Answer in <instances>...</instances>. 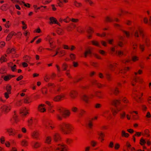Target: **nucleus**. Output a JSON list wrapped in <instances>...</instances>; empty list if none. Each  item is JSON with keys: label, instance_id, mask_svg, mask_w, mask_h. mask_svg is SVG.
<instances>
[{"label": "nucleus", "instance_id": "nucleus-1", "mask_svg": "<svg viewBox=\"0 0 151 151\" xmlns=\"http://www.w3.org/2000/svg\"><path fill=\"white\" fill-rule=\"evenodd\" d=\"M60 132L63 134H70L73 131L74 128L70 124L63 122L59 126Z\"/></svg>", "mask_w": 151, "mask_h": 151}, {"label": "nucleus", "instance_id": "nucleus-2", "mask_svg": "<svg viewBox=\"0 0 151 151\" xmlns=\"http://www.w3.org/2000/svg\"><path fill=\"white\" fill-rule=\"evenodd\" d=\"M55 151H68V148L67 146L65 144H59L55 148Z\"/></svg>", "mask_w": 151, "mask_h": 151}, {"label": "nucleus", "instance_id": "nucleus-3", "mask_svg": "<svg viewBox=\"0 0 151 151\" xmlns=\"http://www.w3.org/2000/svg\"><path fill=\"white\" fill-rule=\"evenodd\" d=\"M139 35L141 36L142 38H144V32L142 29L141 27H138L134 33V36L136 37H139Z\"/></svg>", "mask_w": 151, "mask_h": 151}, {"label": "nucleus", "instance_id": "nucleus-4", "mask_svg": "<svg viewBox=\"0 0 151 151\" xmlns=\"http://www.w3.org/2000/svg\"><path fill=\"white\" fill-rule=\"evenodd\" d=\"M142 82L143 80L140 77L135 76L133 77L131 82V84L132 86H134L137 83H141Z\"/></svg>", "mask_w": 151, "mask_h": 151}, {"label": "nucleus", "instance_id": "nucleus-5", "mask_svg": "<svg viewBox=\"0 0 151 151\" xmlns=\"http://www.w3.org/2000/svg\"><path fill=\"white\" fill-rule=\"evenodd\" d=\"M11 107L10 105H3L1 108V111L6 114L8 113L11 110Z\"/></svg>", "mask_w": 151, "mask_h": 151}, {"label": "nucleus", "instance_id": "nucleus-6", "mask_svg": "<svg viewBox=\"0 0 151 151\" xmlns=\"http://www.w3.org/2000/svg\"><path fill=\"white\" fill-rule=\"evenodd\" d=\"M53 138V140L55 142H58L61 140V137L60 134L58 132L54 134Z\"/></svg>", "mask_w": 151, "mask_h": 151}, {"label": "nucleus", "instance_id": "nucleus-7", "mask_svg": "<svg viewBox=\"0 0 151 151\" xmlns=\"http://www.w3.org/2000/svg\"><path fill=\"white\" fill-rule=\"evenodd\" d=\"M41 145V143L38 141H33L32 142V146L34 149L39 148Z\"/></svg>", "mask_w": 151, "mask_h": 151}, {"label": "nucleus", "instance_id": "nucleus-8", "mask_svg": "<svg viewBox=\"0 0 151 151\" xmlns=\"http://www.w3.org/2000/svg\"><path fill=\"white\" fill-rule=\"evenodd\" d=\"M133 95L134 99L137 101V102H139L141 101V98L138 96L137 91L134 89L133 91Z\"/></svg>", "mask_w": 151, "mask_h": 151}, {"label": "nucleus", "instance_id": "nucleus-9", "mask_svg": "<svg viewBox=\"0 0 151 151\" xmlns=\"http://www.w3.org/2000/svg\"><path fill=\"white\" fill-rule=\"evenodd\" d=\"M69 95L72 99H75L78 96V93L76 91L72 90L70 92Z\"/></svg>", "mask_w": 151, "mask_h": 151}, {"label": "nucleus", "instance_id": "nucleus-10", "mask_svg": "<svg viewBox=\"0 0 151 151\" xmlns=\"http://www.w3.org/2000/svg\"><path fill=\"white\" fill-rule=\"evenodd\" d=\"M65 95L64 94H62L56 96L53 99V100L55 102H58L60 101L62 99L65 97Z\"/></svg>", "mask_w": 151, "mask_h": 151}, {"label": "nucleus", "instance_id": "nucleus-11", "mask_svg": "<svg viewBox=\"0 0 151 151\" xmlns=\"http://www.w3.org/2000/svg\"><path fill=\"white\" fill-rule=\"evenodd\" d=\"M49 19L50 20L49 23L50 24H57L60 26V23L58 22L57 20L55 18L53 17H51Z\"/></svg>", "mask_w": 151, "mask_h": 151}, {"label": "nucleus", "instance_id": "nucleus-12", "mask_svg": "<svg viewBox=\"0 0 151 151\" xmlns=\"http://www.w3.org/2000/svg\"><path fill=\"white\" fill-rule=\"evenodd\" d=\"M45 106V105L44 104H40L38 106V111L41 112H44L46 111V109L44 107Z\"/></svg>", "mask_w": 151, "mask_h": 151}, {"label": "nucleus", "instance_id": "nucleus-13", "mask_svg": "<svg viewBox=\"0 0 151 151\" xmlns=\"http://www.w3.org/2000/svg\"><path fill=\"white\" fill-rule=\"evenodd\" d=\"M6 132L9 134L10 136H14L16 134L14 129L12 128H10L6 129Z\"/></svg>", "mask_w": 151, "mask_h": 151}, {"label": "nucleus", "instance_id": "nucleus-14", "mask_svg": "<svg viewBox=\"0 0 151 151\" xmlns=\"http://www.w3.org/2000/svg\"><path fill=\"white\" fill-rule=\"evenodd\" d=\"M76 27V25L73 23H71L65 29L68 31L70 32L72 31L73 29Z\"/></svg>", "mask_w": 151, "mask_h": 151}, {"label": "nucleus", "instance_id": "nucleus-15", "mask_svg": "<svg viewBox=\"0 0 151 151\" xmlns=\"http://www.w3.org/2000/svg\"><path fill=\"white\" fill-rule=\"evenodd\" d=\"M17 35V33L14 31H12L10 32L6 38V41H9L13 36H15Z\"/></svg>", "mask_w": 151, "mask_h": 151}, {"label": "nucleus", "instance_id": "nucleus-16", "mask_svg": "<svg viewBox=\"0 0 151 151\" xmlns=\"http://www.w3.org/2000/svg\"><path fill=\"white\" fill-rule=\"evenodd\" d=\"M121 103V100H120L114 99L112 101L111 104L115 107H117Z\"/></svg>", "mask_w": 151, "mask_h": 151}, {"label": "nucleus", "instance_id": "nucleus-17", "mask_svg": "<svg viewBox=\"0 0 151 151\" xmlns=\"http://www.w3.org/2000/svg\"><path fill=\"white\" fill-rule=\"evenodd\" d=\"M70 112L68 110H65L62 114V116L63 118H66L69 116Z\"/></svg>", "mask_w": 151, "mask_h": 151}, {"label": "nucleus", "instance_id": "nucleus-18", "mask_svg": "<svg viewBox=\"0 0 151 151\" xmlns=\"http://www.w3.org/2000/svg\"><path fill=\"white\" fill-rule=\"evenodd\" d=\"M82 99L86 104H88L90 102L89 97L86 95H83L82 96Z\"/></svg>", "mask_w": 151, "mask_h": 151}, {"label": "nucleus", "instance_id": "nucleus-19", "mask_svg": "<svg viewBox=\"0 0 151 151\" xmlns=\"http://www.w3.org/2000/svg\"><path fill=\"white\" fill-rule=\"evenodd\" d=\"M39 134V132L37 131H34L32 134V137L35 139H38Z\"/></svg>", "mask_w": 151, "mask_h": 151}, {"label": "nucleus", "instance_id": "nucleus-20", "mask_svg": "<svg viewBox=\"0 0 151 151\" xmlns=\"http://www.w3.org/2000/svg\"><path fill=\"white\" fill-rule=\"evenodd\" d=\"M15 77V75H8L4 76L3 79L5 81H9L11 78Z\"/></svg>", "mask_w": 151, "mask_h": 151}, {"label": "nucleus", "instance_id": "nucleus-21", "mask_svg": "<svg viewBox=\"0 0 151 151\" xmlns=\"http://www.w3.org/2000/svg\"><path fill=\"white\" fill-rule=\"evenodd\" d=\"M95 95L99 99H102L103 98V93L100 91H98L95 92Z\"/></svg>", "mask_w": 151, "mask_h": 151}, {"label": "nucleus", "instance_id": "nucleus-22", "mask_svg": "<svg viewBox=\"0 0 151 151\" xmlns=\"http://www.w3.org/2000/svg\"><path fill=\"white\" fill-rule=\"evenodd\" d=\"M104 22L106 23H110L113 22V19L109 16H107L105 18Z\"/></svg>", "mask_w": 151, "mask_h": 151}, {"label": "nucleus", "instance_id": "nucleus-23", "mask_svg": "<svg viewBox=\"0 0 151 151\" xmlns=\"http://www.w3.org/2000/svg\"><path fill=\"white\" fill-rule=\"evenodd\" d=\"M94 84L99 88H101L106 86V85L102 84L101 83L96 81L94 83Z\"/></svg>", "mask_w": 151, "mask_h": 151}, {"label": "nucleus", "instance_id": "nucleus-24", "mask_svg": "<svg viewBox=\"0 0 151 151\" xmlns=\"http://www.w3.org/2000/svg\"><path fill=\"white\" fill-rule=\"evenodd\" d=\"M92 52L90 49H88L84 53V57L86 58L88 55H91Z\"/></svg>", "mask_w": 151, "mask_h": 151}, {"label": "nucleus", "instance_id": "nucleus-25", "mask_svg": "<svg viewBox=\"0 0 151 151\" xmlns=\"http://www.w3.org/2000/svg\"><path fill=\"white\" fill-rule=\"evenodd\" d=\"M87 127L89 129H91L93 128V123L92 120H89L86 125Z\"/></svg>", "mask_w": 151, "mask_h": 151}, {"label": "nucleus", "instance_id": "nucleus-26", "mask_svg": "<svg viewBox=\"0 0 151 151\" xmlns=\"http://www.w3.org/2000/svg\"><path fill=\"white\" fill-rule=\"evenodd\" d=\"M57 33L59 35H63L64 33V31L62 29L58 28L56 30Z\"/></svg>", "mask_w": 151, "mask_h": 151}, {"label": "nucleus", "instance_id": "nucleus-27", "mask_svg": "<svg viewBox=\"0 0 151 151\" xmlns=\"http://www.w3.org/2000/svg\"><path fill=\"white\" fill-rule=\"evenodd\" d=\"M116 64H110L108 66L109 69L112 71H114L116 67Z\"/></svg>", "mask_w": 151, "mask_h": 151}, {"label": "nucleus", "instance_id": "nucleus-28", "mask_svg": "<svg viewBox=\"0 0 151 151\" xmlns=\"http://www.w3.org/2000/svg\"><path fill=\"white\" fill-rule=\"evenodd\" d=\"M92 44L94 46L98 47H100V45L99 43L97 41L93 40L91 42Z\"/></svg>", "mask_w": 151, "mask_h": 151}, {"label": "nucleus", "instance_id": "nucleus-29", "mask_svg": "<svg viewBox=\"0 0 151 151\" xmlns=\"http://www.w3.org/2000/svg\"><path fill=\"white\" fill-rule=\"evenodd\" d=\"M121 135L122 137H124L127 138L129 137V134L128 133H126L125 131L124 130H122L121 131Z\"/></svg>", "mask_w": 151, "mask_h": 151}, {"label": "nucleus", "instance_id": "nucleus-30", "mask_svg": "<svg viewBox=\"0 0 151 151\" xmlns=\"http://www.w3.org/2000/svg\"><path fill=\"white\" fill-rule=\"evenodd\" d=\"M6 52L7 54L12 53L13 54H14L16 53L15 49L14 48H12V49L8 48Z\"/></svg>", "mask_w": 151, "mask_h": 151}, {"label": "nucleus", "instance_id": "nucleus-31", "mask_svg": "<svg viewBox=\"0 0 151 151\" xmlns=\"http://www.w3.org/2000/svg\"><path fill=\"white\" fill-rule=\"evenodd\" d=\"M32 102V100L29 97H27L24 100V102L26 104H29Z\"/></svg>", "mask_w": 151, "mask_h": 151}, {"label": "nucleus", "instance_id": "nucleus-32", "mask_svg": "<svg viewBox=\"0 0 151 151\" xmlns=\"http://www.w3.org/2000/svg\"><path fill=\"white\" fill-rule=\"evenodd\" d=\"M6 55H5V56L2 55L0 58V62L1 63H2L4 62H6L7 61V59L6 58Z\"/></svg>", "mask_w": 151, "mask_h": 151}, {"label": "nucleus", "instance_id": "nucleus-33", "mask_svg": "<svg viewBox=\"0 0 151 151\" xmlns=\"http://www.w3.org/2000/svg\"><path fill=\"white\" fill-rule=\"evenodd\" d=\"M106 78L108 81H112V78L111 74L109 73H106Z\"/></svg>", "mask_w": 151, "mask_h": 151}, {"label": "nucleus", "instance_id": "nucleus-34", "mask_svg": "<svg viewBox=\"0 0 151 151\" xmlns=\"http://www.w3.org/2000/svg\"><path fill=\"white\" fill-rule=\"evenodd\" d=\"M52 141V137L50 136H47L46 138L45 141V142L48 144H50Z\"/></svg>", "mask_w": 151, "mask_h": 151}, {"label": "nucleus", "instance_id": "nucleus-35", "mask_svg": "<svg viewBox=\"0 0 151 151\" xmlns=\"http://www.w3.org/2000/svg\"><path fill=\"white\" fill-rule=\"evenodd\" d=\"M6 89L7 91L6 92L11 93L12 88L11 85L9 84H7L6 87Z\"/></svg>", "mask_w": 151, "mask_h": 151}, {"label": "nucleus", "instance_id": "nucleus-36", "mask_svg": "<svg viewBox=\"0 0 151 151\" xmlns=\"http://www.w3.org/2000/svg\"><path fill=\"white\" fill-rule=\"evenodd\" d=\"M121 110H118V109H113L112 110V114L114 116H115L118 113V112H119V111H120Z\"/></svg>", "mask_w": 151, "mask_h": 151}, {"label": "nucleus", "instance_id": "nucleus-37", "mask_svg": "<svg viewBox=\"0 0 151 151\" xmlns=\"http://www.w3.org/2000/svg\"><path fill=\"white\" fill-rule=\"evenodd\" d=\"M87 32L89 34H92L94 32V30L92 28L89 27L87 29Z\"/></svg>", "mask_w": 151, "mask_h": 151}, {"label": "nucleus", "instance_id": "nucleus-38", "mask_svg": "<svg viewBox=\"0 0 151 151\" xmlns=\"http://www.w3.org/2000/svg\"><path fill=\"white\" fill-rule=\"evenodd\" d=\"M119 92L120 91L119 88L117 87H116L113 92L115 96H117L119 94Z\"/></svg>", "mask_w": 151, "mask_h": 151}, {"label": "nucleus", "instance_id": "nucleus-39", "mask_svg": "<svg viewBox=\"0 0 151 151\" xmlns=\"http://www.w3.org/2000/svg\"><path fill=\"white\" fill-rule=\"evenodd\" d=\"M21 145L23 146L26 147L28 145V142L26 140L24 139L22 141Z\"/></svg>", "mask_w": 151, "mask_h": 151}, {"label": "nucleus", "instance_id": "nucleus-40", "mask_svg": "<svg viewBox=\"0 0 151 151\" xmlns=\"http://www.w3.org/2000/svg\"><path fill=\"white\" fill-rule=\"evenodd\" d=\"M62 67L63 69V70H66L67 69L68 66L67 64L65 63H64L62 64Z\"/></svg>", "mask_w": 151, "mask_h": 151}, {"label": "nucleus", "instance_id": "nucleus-41", "mask_svg": "<svg viewBox=\"0 0 151 151\" xmlns=\"http://www.w3.org/2000/svg\"><path fill=\"white\" fill-rule=\"evenodd\" d=\"M73 142L72 139L70 138H67L65 140V142L67 145H70Z\"/></svg>", "mask_w": 151, "mask_h": 151}, {"label": "nucleus", "instance_id": "nucleus-42", "mask_svg": "<svg viewBox=\"0 0 151 151\" xmlns=\"http://www.w3.org/2000/svg\"><path fill=\"white\" fill-rule=\"evenodd\" d=\"M66 54L65 51L64 50H62L59 52V55H60V57H62Z\"/></svg>", "mask_w": 151, "mask_h": 151}, {"label": "nucleus", "instance_id": "nucleus-43", "mask_svg": "<svg viewBox=\"0 0 151 151\" xmlns=\"http://www.w3.org/2000/svg\"><path fill=\"white\" fill-rule=\"evenodd\" d=\"M70 60L72 61H74L76 60V55L73 53H71L70 55Z\"/></svg>", "mask_w": 151, "mask_h": 151}, {"label": "nucleus", "instance_id": "nucleus-44", "mask_svg": "<svg viewBox=\"0 0 151 151\" xmlns=\"http://www.w3.org/2000/svg\"><path fill=\"white\" fill-rule=\"evenodd\" d=\"M85 1L86 3H88L90 5L92 6L94 4V3L91 0H84Z\"/></svg>", "mask_w": 151, "mask_h": 151}, {"label": "nucleus", "instance_id": "nucleus-45", "mask_svg": "<svg viewBox=\"0 0 151 151\" xmlns=\"http://www.w3.org/2000/svg\"><path fill=\"white\" fill-rule=\"evenodd\" d=\"M63 117L62 114H58L56 115V118L58 120L61 121L63 119Z\"/></svg>", "mask_w": 151, "mask_h": 151}, {"label": "nucleus", "instance_id": "nucleus-46", "mask_svg": "<svg viewBox=\"0 0 151 151\" xmlns=\"http://www.w3.org/2000/svg\"><path fill=\"white\" fill-rule=\"evenodd\" d=\"M44 150H46V151H55V148H53L52 147H44Z\"/></svg>", "mask_w": 151, "mask_h": 151}, {"label": "nucleus", "instance_id": "nucleus-47", "mask_svg": "<svg viewBox=\"0 0 151 151\" xmlns=\"http://www.w3.org/2000/svg\"><path fill=\"white\" fill-rule=\"evenodd\" d=\"M74 5L77 7H79L82 6V4L81 3H78L76 1H74Z\"/></svg>", "mask_w": 151, "mask_h": 151}, {"label": "nucleus", "instance_id": "nucleus-48", "mask_svg": "<svg viewBox=\"0 0 151 151\" xmlns=\"http://www.w3.org/2000/svg\"><path fill=\"white\" fill-rule=\"evenodd\" d=\"M114 27L119 29L121 30V28L122 27V26L119 24L117 23H114Z\"/></svg>", "mask_w": 151, "mask_h": 151}, {"label": "nucleus", "instance_id": "nucleus-49", "mask_svg": "<svg viewBox=\"0 0 151 151\" xmlns=\"http://www.w3.org/2000/svg\"><path fill=\"white\" fill-rule=\"evenodd\" d=\"M23 58L24 60L26 62H28L30 60L31 58L29 56L25 55L24 56Z\"/></svg>", "mask_w": 151, "mask_h": 151}, {"label": "nucleus", "instance_id": "nucleus-50", "mask_svg": "<svg viewBox=\"0 0 151 151\" xmlns=\"http://www.w3.org/2000/svg\"><path fill=\"white\" fill-rule=\"evenodd\" d=\"M14 114L13 116V118L14 119V120L15 122L16 123H17V122L19 121V120L17 117V116L16 114V111H14Z\"/></svg>", "mask_w": 151, "mask_h": 151}, {"label": "nucleus", "instance_id": "nucleus-51", "mask_svg": "<svg viewBox=\"0 0 151 151\" xmlns=\"http://www.w3.org/2000/svg\"><path fill=\"white\" fill-rule=\"evenodd\" d=\"M126 113L125 112L123 111L122 113L120 114V118L122 119H124L125 117Z\"/></svg>", "mask_w": 151, "mask_h": 151}, {"label": "nucleus", "instance_id": "nucleus-52", "mask_svg": "<svg viewBox=\"0 0 151 151\" xmlns=\"http://www.w3.org/2000/svg\"><path fill=\"white\" fill-rule=\"evenodd\" d=\"M123 33H124L127 38H129L130 36V33L128 31H127L124 30H121Z\"/></svg>", "mask_w": 151, "mask_h": 151}, {"label": "nucleus", "instance_id": "nucleus-53", "mask_svg": "<svg viewBox=\"0 0 151 151\" xmlns=\"http://www.w3.org/2000/svg\"><path fill=\"white\" fill-rule=\"evenodd\" d=\"M42 92L43 94L46 95L47 93V89L46 88H43L42 89Z\"/></svg>", "mask_w": 151, "mask_h": 151}, {"label": "nucleus", "instance_id": "nucleus-54", "mask_svg": "<svg viewBox=\"0 0 151 151\" xmlns=\"http://www.w3.org/2000/svg\"><path fill=\"white\" fill-rule=\"evenodd\" d=\"M144 133L145 135H147V137H148L150 136L149 130L148 129H145L144 131Z\"/></svg>", "mask_w": 151, "mask_h": 151}, {"label": "nucleus", "instance_id": "nucleus-55", "mask_svg": "<svg viewBox=\"0 0 151 151\" xmlns=\"http://www.w3.org/2000/svg\"><path fill=\"white\" fill-rule=\"evenodd\" d=\"M139 143L141 145L143 146L146 143V142L143 138H142L140 140Z\"/></svg>", "mask_w": 151, "mask_h": 151}, {"label": "nucleus", "instance_id": "nucleus-56", "mask_svg": "<svg viewBox=\"0 0 151 151\" xmlns=\"http://www.w3.org/2000/svg\"><path fill=\"white\" fill-rule=\"evenodd\" d=\"M97 142L94 140L92 141L91 142V145L93 147H94L95 146H96L97 145Z\"/></svg>", "mask_w": 151, "mask_h": 151}, {"label": "nucleus", "instance_id": "nucleus-57", "mask_svg": "<svg viewBox=\"0 0 151 151\" xmlns=\"http://www.w3.org/2000/svg\"><path fill=\"white\" fill-rule=\"evenodd\" d=\"M84 78V77H81V78H80L77 79L76 80L74 81L73 83H77L80 81H82Z\"/></svg>", "mask_w": 151, "mask_h": 151}, {"label": "nucleus", "instance_id": "nucleus-58", "mask_svg": "<svg viewBox=\"0 0 151 151\" xmlns=\"http://www.w3.org/2000/svg\"><path fill=\"white\" fill-rule=\"evenodd\" d=\"M6 4H4L1 7V9L3 11H6Z\"/></svg>", "mask_w": 151, "mask_h": 151}, {"label": "nucleus", "instance_id": "nucleus-59", "mask_svg": "<svg viewBox=\"0 0 151 151\" xmlns=\"http://www.w3.org/2000/svg\"><path fill=\"white\" fill-rule=\"evenodd\" d=\"M142 73V70L141 69L139 70L137 72H135L134 73V74L136 76L137 74L141 75Z\"/></svg>", "mask_w": 151, "mask_h": 151}, {"label": "nucleus", "instance_id": "nucleus-60", "mask_svg": "<svg viewBox=\"0 0 151 151\" xmlns=\"http://www.w3.org/2000/svg\"><path fill=\"white\" fill-rule=\"evenodd\" d=\"M139 60L138 57L136 56H133L132 57V60L133 62H136Z\"/></svg>", "mask_w": 151, "mask_h": 151}, {"label": "nucleus", "instance_id": "nucleus-61", "mask_svg": "<svg viewBox=\"0 0 151 151\" xmlns=\"http://www.w3.org/2000/svg\"><path fill=\"white\" fill-rule=\"evenodd\" d=\"M91 65L95 67H98L99 66V64L96 62H92L91 64Z\"/></svg>", "mask_w": 151, "mask_h": 151}, {"label": "nucleus", "instance_id": "nucleus-62", "mask_svg": "<svg viewBox=\"0 0 151 151\" xmlns=\"http://www.w3.org/2000/svg\"><path fill=\"white\" fill-rule=\"evenodd\" d=\"M52 107L53 106H49L48 107V110L50 112L53 113L55 111V110L52 109Z\"/></svg>", "mask_w": 151, "mask_h": 151}, {"label": "nucleus", "instance_id": "nucleus-63", "mask_svg": "<svg viewBox=\"0 0 151 151\" xmlns=\"http://www.w3.org/2000/svg\"><path fill=\"white\" fill-rule=\"evenodd\" d=\"M139 49L142 52H143L145 50V46L144 45H140L139 46Z\"/></svg>", "mask_w": 151, "mask_h": 151}, {"label": "nucleus", "instance_id": "nucleus-64", "mask_svg": "<svg viewBox=\"0 0 151 151\" xmlns=\"http://www.w3.org/2000/svg\"><path fill=\"white\" fill-rule=\"evenodd\" d=\"M120 145L119 143H116L114 145V149L115 150H118L120 148Z\"/></svg>", "mask_w": 151, "mask_h": 151}]
</instances>
